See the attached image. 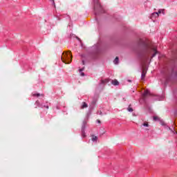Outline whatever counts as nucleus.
Instances as JSON below:
<instances>
[{
  "label": "nucleus",
  "mask_w": 177,
  "mask_h": 177,
  "mask_svg": "<svg viewBox=\"0 0 177 177\" xmlns=\"http://www.w3.org/2000/svg\"><path fill=\"white\" fill-rule=\"evenodd\" d=\"M97 102V98H93L90 104V108H89V111L87 113V115H89L91 114L92 110H93V109H95V106L96 105Z\"/></svg>",
  "instance_id": "nucleus-3"
},
{
  "label": "nucleus",
  "mask_w": 177,
  "mask_h": 177,
  "mask_svg": "<svg viewBox=\"0 0 177 177\" xmlns=\"http://www.w3.org/2000/svg\"><path fill=\"white\" fill-rule=\"evenodd\" d=\"M140 42L142 43V48L138 52V55L141 58L149 59V56H147L149 55V45L142 40H140Z\"/></svg>",
  "instance_id": "nucleus-1"
},
{
  "label": "nucleus",
  "mask_w": 177,
  "mask_h": 177,
  "mask_svg": "<svg viewBox=\"0 0 177 177\" xmlns=\"http://www.w3.org/2000/svg\"><path fill=\"white\" fill-rule=\"evenodd\" d=\"M169 129L170 131H171V132H174V131L172 130V129H171V127H169Z\"/></svg>",
  "instance_id": "nucleus-29"
},
{
  "label": "nucleus",
  "mask_w": 177,
  "mask_h": 177,
  "mask_svg": "<svg viewBox=\"0 0 177 177\" xmlns=\"http://www.w3.org/2000/svg\"><path fill=\"white\" fill-rule=\"evenodd\" d=\"M160 125H162V127H165V122L163 120L160 121Z\"/></svg>",
  "instance_id": "nucleus-23"
},
{
  "label": "nucleus",
  "mask_w": 177,
  "mask_h": 177,
  "mask_svg": "<svg viewBox=\"0 0 177 177\" xmlns=\"http://www.w3.org/2000/svg\"><path fill=\"white\" fill-rule=\"evenodd\" d=\"M112 84L117 86V85H120V82H118V80H115L112 81Z\"/></svg>",
  "instance_id": "nucleus-15"
},
{
  "label": "nucleus",
  "mask_w": 177,
  "mask_h": 177,
  "mask_svg": "<svg viewBox=\"0 0 177 177\" xmlns=\"http://www.w3.org/2000/svg\"><path fill=\"white\" fill-rule=\"evenodd\" d=\"M160 120V118L157 116H153V120L154 121H158Z\"/></svg>",
  "instance_id": "nucleus-25"
},
{
  "label": "nucleus",
  "mask_w": 177,
  "mask_h": 177,
  "mask_svg": "<svg viewBox=\"0 0 177 177\" xmlns=\"http://www.w3.org/2000/svg\"><path fill=\"white\" fill-rule=\"evenodd\" d=\"M118 62H120V59L118 58V57H116L113 60V63L114 64H118Z\"/></svg>",
  "instance_id": "nucleus-18"
},
{
  "label": "nucleus",
  "mask_w": 177,
  "mask_h": 177,
  "mask_svg": "<svg viewBox=\"0 0 177 177\" xmlns=\"http://www.w3.org/2000/svg\"><path fill=\"white\" fill-rule=\"evenodd\" d=\"M84 70H85V68H84V67H83V68L79 69V73H80L81 77H84V76H85V73H84V72H82V71H84Z\"/></svg>",
  "instance_id": "nucleus-12"
},
{
  "label": "nucleus",
  "mask_w": 177,
  "mask_h": 177,
  "mask_svg": "<svg viewBox=\"0 0 177 177\" xmlns=\"http://www.w3.org/2000/svg\"><path fill=\"white\" fill-rule=\"evenodd\" d=\"M70 38H76L77 39H78V41H81V39H80V38L78 37H77L75 35L71 33L70 35Z\"/></svg>",
  "instance_id": "nucleus-16"
},
{
  "label": "nucleus",
  "mask_w": 177,
  "mask_h": 177,
  "mask_svg": "<svg viewBox=\"0 0 177 177\" xmlns=\"http://www.w3.org/2000/svg\"><path fill=\"white\" fill-rule=\"evenodd\" d=\"M171 77H174V78H176L177 77V71L176 69L171 70Z\"/></svg>",
  "instance_id": "nucleus-13"
},
{
  "label": "nucleus",
  "mask_w": 177,
  "mask_h": 177,
  "mask_svg": "<svg viewBox=\"0 0 177 177\" xmlns=\"http://www.w3.org/2000/svg\"><path fill=\"white\" fill-rule=\"evenodd\" d=\"M151 96V94L150 93V91L149 90H145V92L142 94L143 97H146V96Z\"/></svg>",
  "instance_id": "nucleus-11"
},
{
  "label": "nucleus",
  "mask_w": 177,
  "mask_h": 177,
  "mask_svg": "<svg viewBox=\"0 0 177 177\" xmlns=\"http://www.w3.org/2000/svg\"><path fill=\"white\" fill-rule=\"evenodd\" d=\"M67 55H68L67 64H70V63H71V53H70V51L68 50Z\"/></svg>",
  "instance_id": "nucleus-10"
},
{
  "label": "nucleus",
  "mask_w": 177,
  "mask_h": 177,
  "mask_svg": "<svg viewBox=\"0 0 177 177\" xmlns=\"http://www.w3.org/2000/svg\"><path fill=\"white\" fill-rule=\"evenodd\" d=\"M152 50H153V53L151 56V58L156 57V55H158V53H159L158 50H157V48H153Z\"/></svg>",
  "instance_id": "nucleus-9"
},
{
  "label": "nucleus",
  "mask_w": 177,
  "mask_h": 177,
  "mask_svg": "<svg viewBox=\"0 0 177 177\" xmlns=\"http://www.w3.org/2000/svg\"><path fill=\"white\" fill-rule=\"evenodd\" d=\"M52 3V6H54V8H56V4L55 3V0H50Z\"/></svg>",
  "instance_id": "nucleus-24"
},
{
  "label": "nucleus",
  "mask_w": 177,
  "mask_h": 177,
  "mask_svg": "<svg viewBox=\"0 0 177 177\" xmlns=\"http://www.w3.org/2000/svg\"><path fill=\"white\" fill-rule=\"evenodd\" d=\"M97 114H99L100 115H103V112L102 111H97Z\"/></svg>",
  "instance_id": "nucleus-26"
},
{
  "label": "nucleus",
  "mask_w": 177,
  "mask_h": 177,
  "mask_svg": "<svg viewBox=\"0 0 177 177\" xmlns=\"http://www.w3.org/2000/svg\"><path fill=\"white\" fill-rule=\"evenodd\" d=\"M92 142H97V136H93L91 138Z\"/></svg>",
  "instance_id": "nucleus-17"
},
{
  "label": "nucleus",
  "mask_w": 177,
  "mask_h": 177,
  "mask_svg": "<svg viewBox=\"0 0 177 177\" xmlns=\"http://www.w3.org/2000/svg\"><path fill=\"white\" fill-rule=\"evenodd\" d=\"M145 77H146V73H145V72H142L141 74V80H145Z\"/></svg>",
  "instance_id": "nucleus-21"
},
{
  "label": "nucleus",
  "mask_w": 177,
  "mask_h": 177,
  "mask_svg": "<svg viewBox=\"0 0 177 177\" xmlns=\"http://www.w3.org/2000/svg\"><path fill=\"white\" fill-rule=\"evenodd\" d=\"M127 111H129V113H132V111H133V109L131 108V105H129L127 108Z\"/></svg>",
  "instance_id": "nucleus-22"
},
{
  "label": "nucleus",
  "mask_w": 177,
  "mask_h": 177,
  "mask_svg": "<svg viewBox=\"0 0 177 177\" xmlns=\"http://www.w3.org/2000/svg\"><path fill=\"white\" fill-rule=\"evenodd\" d=\"M86 107H88V104H86L85 102H83L82 109H86Z\"/></svg>",
  "instance_id": "nucleus-19"
},
{
  "label": "nucleus",
  "mask_w": 177,
  "mask_h": 177,
  "mask_svg": "<svg viewBox=\"0 0 177 177\" xmlns=\"http://www.w3.org/2000/svg\"><path fill=\"white\" fill-rule=\"evenodd\" d=\"M95 48H96V49H99V47H98V46H95Z\"/></svg>",
  "instance_id": "nucleus-30"
},
{
  "label": "nucleus",
  "mask_w": 177,
  "mask_h": 177,
  "mask_svg": "<svg viewBox=\"0 0 177 177\" xmlns=\"http://www.w3.org/2000/svg\"><path fill=\"white\" fill-rule=\"evenodd\" d=\"M66 55H67V52H65L64 53L62 54V60L63 63H65V64H67V59L66 58Z\"/></svg>",
  "instance_id": "nucleus-8"
},
{
  "label": "nucleus",
  "mask_w": 177,
  "mask_h": 177,
  "mask_svg": "<svg viewBox=\"0 0 177 177\" xmlns=\"http://www.w3.org/2000/svg\"><path fill=\"white\" fill-rule=\"evenodd\" d=\"M161 74L165 77V84L168 83L169 82V75H168V73L165 72V71H162Z\"/></svg>",
  "instance_id": "nucleus-6"
},
{
  "label": "nucleus",
  "mask_w": 177,
  "mask_h": 177,
  "mask_svg": "<svg viewBox=\"0 0 177 177\" xmlns=\"http://www.w3.org/2000/svg\"><path fill=\"white\" fill-rule=\"evenodd\" d=\"M86 128V121L84 120L82 125V138H86V133H85V129Z\"/></svg>",
  "instance_id": "nucleus-5"
},
{
  "label": "nucleus",
  "mask_w": 177,
  "mask_h": 177,
  "mask_svg": "<svg viewBox=\"0 0 177 177\" xmlns=\"http://www.w3.org/2000/svg\"><path fill=\"white\" fill-rule=\"evenodd\" d=\"M68 21H69L68 26V27H73V21H71V18L68 15Z\"/></svg>",
  "instance_id": "nucleus-14"
},
{
  "label": "nucleus",
  "mask_w": 177,
  "mask_h": 177,
  "mask_svg": "<svg viewBox=\"0 0 177 177\" xmlns=\"http://www.w3.org/2000/svg\"><path fill=\"white\" fill-rule=\"evenodd\" d=\"M35 104L36 106H37V107H41V109L46 108V109H49V105H44L41 103H39V101H36L35 102Z\"/></svg>",
  "instance_id": "nucleus-7"
},
{
  "label": "nucleus",
  "mask_w": 177,
  "mask_h": 177,
  "mask_svg": "<svg viewBox=\"0 0 177 177\" xmlns=\"http://www.w3.org/2000/svg\"><path fill=\"white\" fill-rule=\"evenodd\" d=\"M32 96H37V97H39V96H44V94L40 95L39 93H33Z\"/></svg>",
  "instance_id": "nucleus-20"
},
{
  "label": "nucleus",
  "mask_w": 177,
  "mask_h": 177,
  "mask_svg": "<svg viewBox=\"0 0 177 177\" xmlns=\"http://www.w3.org/2000/svg\"><path fill=\"white\" fill-rule=\"evenodd\" d=\"M142 125H143V127H149V123L144 122Z\"/></svg>",
  "instance_id": "nucleus-27"
},
{
  "label": "nucleus",
  "mask_w": 177,
  "mask_h": 177,
  "mask_svg": "<svg viewBox=\"0 0 177 177\" xmlns=\"http://www.w3.org/2000/svg\"><path fill=\"white\" fill-rule=\"evenodd\" d=\"M83 64H85V61H82Z\"/></svg>",
  "instance_id": "nucleus-31"
},
{
  "label": "nucleus",
  "mask_w": 177,
  "mask_h": 177,
  "mask_svg": "<svg viewBox=\"0 0 177 177\" xmlns=\"http://www.w3.org/2000/svg\"><path fill=\"white\" fill-rule=\"evenodd\" d=\"M97 124H100V120H97Z\"/></svg>",
  "instance_id": "nucleus-28"
},
{
  "label": "nucleus",
  "mask_w": 177,
  "mask_h": 177,
  "mask_svg": "<svg viewBox=\"0 0 177 177\" xmlns=\"http://www.w3.org/2000/svg\"><path fill=\"white\" fill-rule=\"evenodd\" d=\"M94 3V15L95 16H97V15H100V13H106V10H104V8L102 5H100V3H99V0H93Z\"/></svg>",
  "instance_id": "nucleus-2"
},
{
  "label": "nucleus",
  "mask_w": 177,
  "mask_h": 177,
  "mask_svg": "<svg viewBox=\"0 0 177 177\" xmlns=\"http://www.w3.org/2000/svg\"><path fill=\"white\" fill-rule=\"evenodd\" d=\"M161 13L164 15V10H159L158 12H153L152 14H151L150 19H151V20H154V19H156V17H158V16H160Z\"/></svg>",
  "instance_id": "nucleus-4"
},
{
  "label": "nucleus",
  "mask_w": 177,
  "mask_h": 177,
  "mask_svg": "<svg viewBox=\"0 0 177 177\" xmlns=\"http://www.w3.org/2000/svg\"><path fill=\"white\" fill-rule=\"evenodd\" d=\"M102 84H104V81L102 80Z\"/></svg>",
  "instance_id": "nucleus-32"
}]
</instances>
